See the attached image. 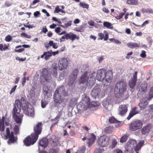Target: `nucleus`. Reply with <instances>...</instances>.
<instances>
[{
    "label": "nucleus",
    "mask_w": 153,
    "mask_h": 153,
    "mask_svg": "<svg viewBox=\"0 0 153 153\" xmlns=\"http://www.w3.org/2000/svg\"><path fill=\"white\" fill-rule=\"evenodd\" d=\"M20 101L19 100H16L13 105V107L12 111V115L13 118L15 122L17 124L21 125L22 124L23 115L21 113V109L19 107Z\"/></svg>",
    "instance_id": "nucleus-1"
},
{
    "label": "nucleus",
    "mask_w": 153,
    "mask_h": 153,
    "mask_svg": "<svg viewBox=\"0 0 153 153\" xmlns=\"http://www.w3.org/2000/svg\"><path fill=\"white\" fill-rule=\"evenodd\" d=\"M68 92L65 90L63 85L57 88L55 91L53 95V100L55 103L61 104L64 102V97L67 96Z\"/></svg>",
    "instance_id": "nucleus-2"
},
{
    "label": "nucleus",
    "mask_w": 153,
    "mask_h": 153,
    "mask_svg": "<svg viewBox=\"0 0 153 153\" xmlns=\"http://www.w3.org/2000/svg\"><path fill=\"white\" fill-rule=\"evenodd\" d=\"M21 107L25 114L31 117L34 116L35 114L33 108L29 103L26 102L23 97L21 98V101H20L19 107L21 108Z\"/></svg>",
    "instance_id": "nucleus-3"
},
{
    "label": "nucleus",
    "mask_w": 153,
    "mask_h": 153,
    "mask_svg": "<svg viewBox=\"0 0 153 153\" xmlns=\"http://www.w3.org/2000/svg\"><path fill=\"white\" fill-rule=\"evenodd\" d=\"M127 88V85L126 82L121 81L118 82L116 84L114 88V93L117 98L121 97Z\"/></svg>",
    "instance_id": "nucleus-4"
},
{
    "label": "nucleus",
    "mask_w": 153,
    "mask_h": 153,
    "mask_svg": "<svg viewBox=\"0 0 153 153\" xmlns=\"http://www.w3.org/2000/svg\"><path fill=\"white\" fill-rule=\"evenodd\" d=\"M143 122L141 120L137 119L132 121L129 124V128L131 131H135L141 128Z\"/></svg>",
    "instance_id": "nucleus-5"
},
{
    "label": "nucleus",
    "mask_w": 153,
    "mask_h": 153,
    "mask_svg": "<svg viewBox=\"0 0 153 153\" xmlns=\"http://www.w3.org/2000/svg\"><path fill=\"white\" fill-rule=\"evenodd\" d=\"M51 74L46 68H43L41 72L40 80V82L42 83L48 81L51 79Z\"/></svg>",
    "instance_id": "nucleus-6"
},
{
    "label": "nucleus",
    "mask_w": 153,
    "mask_h": 153,
    "mask_svg": "<svg viewBox=\"0 0 153 153\" xmlns=\"http://www.w3.org/2000/svg\"><path fill=\"white\" fill-rule=\"evenodd\" d=\"M42 122H39L33 127V132L31 134L37 139L39 135L40 134L42 131Z\"/></svg>",
    "instance_id": "nucleus-7"
},
{
    "label": "nucleus",
    "mask_w": 153,
    "mask_h": 153,
    "mask_svg": "<svg viewBox=\"0 0 153 153\" xmlns=\"http://www.w3.org/2000/svg\"><path fill=\"white\" fill-rule=\"evenodd\" d=\"M110 141V138L105 135L101 136L98 139V143L99 145L102 147L108 146Z\"/></svg>",
    "instance_id": "nucleus-8"
},
{
    "label": "nucleus",
    "mask_w": 153,
    "mask_h": 153,
    "mask_svg": "<svg viewBox=\"0 0 153 153\" xmlns=\"http://www.w3.org/2000/svg\"><path fill=\"white\" fill-rule=\"evenodd\" d=\"M113 73L111 70L108 71L105 74V79L103 80V85L106 86L110 84L113 76Z\"/></svg>",
    "instance_id": "nucleus-9"
},
{
    "label": "nucleus",
    "mask_w": 153,
    "mask_h": 153,
    "mask_svg": "<svg viewBox=\"0 0 153 153\" xmlns=\"http://www.w3.org/2000/svg\"><path fill=\"white\" fill-rule=\"evenodd\" d=\"M6 139L9 138L8 143H13L17 140V138L15 137L13 134V132H11L9 128H7L6 129V134L5 135Z\"/></svg>",
    "instance_id": "nucleus-10"
},
{
    "label": "nucleus",
    "mask_w": 153,
    "mask_h": 153,
    "mask_svg": "<svg viewBox=\"0 0 153 153\" xmlns=\"http://www.w3.org/2000/svg\"><path fill=\"white\" fill-rule=\"evenodd\" d=\"M37 139L31 134L30 136L27 137L24 140V144L26 146L33 145L36 141Z\"/></svg>",
    "instance_id": "nucleus-11"
},
{
    "label": "nucleus",
    "mask_w": 153,
    "mask_h": 153,
    "mask_svg": "<svg viewBox=\"0 0 153 153\" xmlns=\"http://www.w3.org/2000/svg\"><path fill=\"white\" fill-rule=\"evenodd\" d=\"M78 72V69H75L73 71L72 74L70 76L68 83V85L69 86H71L73 85L77 76Z\"/></svg>",
    "instance_id": "nucleus-12"
},
{
    "label": "nucleus",
    "mask_w": 153,
    "mask_h": 153,
    "mask_svg": "<svg viewBox=\"0 0 153 153\" xmlns=\"http://www.w3.org/2000/svg\"><path fill=\"white\" fill-rule=\"evenodd\" d=\"M48 142L51 146L53 147H56L58 144V138L55 135H49L48 136Z\"/></svg>",
    "instance_id": "nucleus-13"
},
{
    "label": "nucleus",
    "mask_w": 153,
    "mask_h": 153,
    "mask_svg": "<svg viewBox=\"0 0 153 153\" xmlns=\"http://www.w3.org/2000/svg\"><path fill=\"white\" fill-rule=\"evenodd\" d=\"M101 92V89L99 86L96 85L91 90V94L93 97L96 98V97H99Z\"/></svg>",
    "instance_id": "nucleus-14"
},
{
    "label": "nucleus",
    "mask_w": 153,
    "mask_h": 153,
    "mask_svg": "<svg viewBox=\"0 0 153 153\" xmlns=\"http://www.w3.org/2000/svg\"><path fill=\"white\" fill-rule=\"evenodd\" d=\"M147 83L146 81L142 82L139 87V90L138 94L140 95L144 94L147 91Z\"/></svg>",
    "instance_id": "nucleus-15"
},
{
    "label": "nucleus",
    "mask_w": 153,
    "mask_h": 153,
    "mask_svg": "<svg viewBox=\"0 0 153 153\" xmlns=\"http://www.w3.org/2000/svg\"><path fill=\"white\" fill-rule=\"evenodd\" d=\"M105 70L103 69H101L98 70L96 75V78L99 81H102L104 80L105 77Z\"/></svg>",
    "instance_id": "nucleus-16"
},
{
    "label": "nucleus",
    "mask_w": 153,
    "mask_h": 153,
    "mask_svg": "<svg viewBox=\"0 0 153 153\" xmlns=\"http://www.w3.org/2000/svg\"><path fill=\"white\" fill-rule=\"evenodd\" d=\"M137 74V72L135 71L133 74V77L131 78L129 81L128 85L131 88H134L136 84Z\"/></svg>",
    "instance_id": "nucleus-17"
},
{
    "label": "nucleus",
    "mask_w": 153,
    "mask_h": 153,
    "mask_svg": "<svg viewBox=\"0 0 153 153\" xmlns=\"http://www.w3.org/2000/svg\"><path fill=\"white\" fill-rule=\"evenodd\" d=\"M152 126V125L150 123H148L146 126H144L141 130V134L143 135H147L150 131Z\"/></svg>",
    "instance_id": "nucleus-18"
},
{
    "label": "nucleus",
    "mask_w": 153,
    "mask_h": 153,
    "mask_svg": "<svg viewBox=\"0 0 153 153\" xmlns=\"http://www.w3.org/2000/svg\"><path fill=\"white\" fill-rule=\"evenodd\" d=\"M127 111L128 107L126 105H121L119 106V114L121 116H123L127 112Z\"/></svg>",
    "instance_id": "nucleus-19"
},
{
    "label": "nucleus",
    "mask_w": 153,
    "mask_h": 153,
    "mask_svg": "<svg viewBox=\"0 0 153 153\" xmlns=\"http://www.w3.org/2000/svg\"><path fill=\"white\" fill-rule=\"evenodd\" d=\"M137 108L136 107H133L131 109V111L127 118L128 120H129L134 115L139 113L140 111L137 110Z\"/></svg>",
    "instance_id": "nucleus-20"
},
{
    "label": "nucleus",
    "mask_w": 153,
    "mask_h": 153,
    "mask_svg": "<svg viewBox=\"0 0 153 153\" xmlns=\"http://www.w3.org/2000/svg\"><path fill=\"white\" fill-rule=\"evenodd\" d=\"M68 65V60L65 58H61L59 61V67H67Z\"/></svg>",
    "instance_id": "nucleus-21"
},
{
    "label": "nucleus",
    "mask_w": 153,
    "mask_h": 153,
    "mask_svg": "<svg viewBox=\"0 0 153 153\" xmlns=\"http://www.w3.org/2000/svg\"><path fill=\"white\" fill-rule=\"evenodd\" d=\"M88 73V72L87 71H85L84 74H83L79 79L80 82L81 83H83L88 81V77H87V75Z\"/></svg>",
    "instance_id": "nucleus-22"
},
{
    "label": "nucleus",
    "mask_w": 153,
    "mask_h": 153,
    "mask_svg": "<svg viewBox=\"0 0 153 153\" xmlns=\"http://www.w3.org/2000/svg\"><path fill=\"white\" fill-rule=\"evenodd\" d=\"M48 143V138L46 137H43L41 140H40L39 144L41 146L44 148L47 146Z\"/></svg>",
    "instance_id": "nucleus-23"
},
{
    "label": "nucleus",
    "mask_w": 153,
    "mask_h": 153,
    "mask_svg": "<svg viewBox=\"0 0 153 153\" xmlns=\"http://www.w3.org/2000/svg\"><path fill=\"white\" fill-rule=\"evenodd\" d=\"M127 144V146L134 149V148L135 149V146H136L137 142L136 141L134 140L130 139L128 141Z\"/></svg>",
    "instance_id": "nucleus-24"
},
{
    "label": "nucleus",
    "mask_w": 153,
    "mask_h": 153,
    "mask_svg": "<svg viewBox=\"0 0 153 153\" xmlns=\"http://www.w3.org/2000/svg\"><path fill=\"white\" fill-rule=\"evenodd\" d=\"M67 35L68 36V39H69L71 40L73 42L74 41L75 39L79 40V36H77L76 35L72 33H67Z\"/></svg>",
    "instance_id": "nucleus-25"
},
{
    "label": "nucleus",
    "mask_w": 153,
    "mask_h": 153,
    "mask_svg": "<svg viewBox=\"0 0 153 153\" xmlns=\"http://www.w3.org/2000/svg\"><path fill=\"white\" fill-rule=\"evenodd\" d=\"M148 104V103L146 100H142L138 105L140 107V110H143L146 107Z\"/></svg>",
    "instance_id": "nucleus-26"
},
{
    "label": "nucleus",
    "mask_w": 153,
    "mask_h": 153,
    "mask_svg": "<svg viewBox=\"0 0 153 153\" xmlns=\"http://www.w3.org/2000/svg\"><path fill=\"white\" fill-rule=\"evenodd\" d=\"M96 138V136L93 133L91 134V137L88 139L87 143L89 146L93 144Z\"/></svg>",
    "instance_id": "nucleus-27"
},
{
    "label": "nucleus",
    "mask_w": 153,
    "mask_h": 153,
    "mask_svg": "<svg viewBox=\"0 0 153 153\" xmlns=\"http://www.w3.org/2000/svg\"><path fill=\"white\" fill-rule=\"evenodd\" d=\"M127 46L131 49L139 48L140 45L136 42H129L127 44Z\"/></svg>",
    "instance_id": "nucleus-28"
},
{
    "label": "nucleus",
    "mask_w": 153,
    "mask_h": 153,
    "mask_svg": "<svg viewBox=\"0 0 153 153\" xmlns=\"http://www.w3.org/2000/svg\"><path fill=\"white\" fill-rule=\"evenodd\" d=\"M144 143V141L143 140H141L139 141L138 144H136V146L135 148V150L136 151H138L143 146Z\"/></svg>",
    "instance_id": "nucleus-29"
},
{
    "label": "nucleus",
    "mask_w": 153,
    "mask_h": 153,
    "mask_svg": "<svg viewBox=\"0 0 153 153\" xmlns=\"http://www.w3.org/2000/svg\"><path fill=\"white\" fill-rule=\"evenodd\" d=\"M129 136V134L126 133L125 134L120 138V142L121 143H123L126 142Z\"/></svg>",
    "instance_id": "nucleus-30"
},
{
    "label": "nucleus",
    "mask_w": 153,
    "mask_h": 153,
    "mask_svg": "<svg viewBox=\"0 0 153 153\" xmlns=\"http://www.w3.org/2000/svg\"><path fill=\"white\" fill-rule=\"evenodd\" d=\"M43 90L44 94L45 96L48 97L50 96V94H49L50 93L49 92V90L48 87L45 86H43Z\"/></svg>",
    "instance_id": "nucleus-31"
},
{
    "label": "nucleus",
    "mask_w": 153,
    "mask_h": 153,
    "mask_svg": "<svg viewBox=\"0 0 153 153\" xmlns=\"http://www.w3.org/2000/svg\"><path fill=\"white\" fill-rule=\"evenodd\" d=\"M100 105V103L98 102H95L93 101L89 103V105H88V107H96Z\"/></svg>",
    "instance_id": "nucleus-32"
},
{
    "label": "nucleus",
    "mask_w": 153,
    "mask_h": 153,
    "mask_svg": "<svg viewBox=\"0 0 153 153\" xmlns=\"http://www.w3.org/2000/svg\"><path fill=\"white\" fill-rule=\"evenodd\" d=\"M141 12L143 13H153V11L152 9L147 8V9L143 8H142L141 10Z\"/></svg>",
    "instance_id": "nucleus-33"
},
{
    "label": "nucleus",
    "mask_w": 153,
    "mask_h": 153,
    "mask_svg": "<svg viewBox=\"0 0 153 153\" xmlns=\"http://www.w3.org/2000/svg\"><path fill=\"white\" fill-rule=\"evenodd\" d=\"M153 97V86L150 88L149 93L148 94V97L147 98L148 100H150Z\"/></svg>",
    "instance_id": "nucleus-34"
},
{
    "label": "nucleus",
    "mask_w": 153,
    "mask_h": 153,
    "mask_svg": "<svg viewBox=\"0 0 153 153\" xmlns=\"http://www.w3.org/2000/svg\"><path fill=\"white\" fill-rule=\"evenodd\" d=\"M21 125L19 124L18 125H15L13 128V130L16 134H17L19 133V128Z\"/></svg>",
    "instance_id": "nucleus-35"
},
{
    "label": "nucleus",
    "mask_w": 153,
    "mask_h": 153,
    "mask_svg": "<svg viewBox=\"0 0 153 153\" xmlns=\"http://www.w3.org/2000/svg\"><path fill=\"white\" fill-rule=\"evenodd\" d=\"M113 129V126H109L105 128V131L107 133H110L112 132Z\"/></svg>",
    "instance_id": "nucleus-36"
},
{
    "label": "nucleus",
    "mask_w": 153,
    "mask_h": 153,
    "mask_svg": "<svg viewBox=\"0 0 153 153\" xmlns=\"http://www.w3.org/2000/svg\"><path fill=\"white\" fill-rule=\"evenodd\" d=\"M72 21L71 20H70L68 21L67 23H66L65 24V25H60L59 26L63 28H67L68 27H70L72 25Z\"/></svg>",
    "instance_id": "nucleus-37"
},
{
    "label": "nucleus",
    "mask_w": 153,
    "mask_h": 153,
    "mask_svg": "<svg viewBox=\"0 0 153 153\" xmlns=\"http://www.w3.org/2000/svg\"><path fill=\"white\" fill-rule=\"evenodd\" d=\"M127 3L129 4L136 5L138 4V1L136 0H128Z\"/></svg>",
    "instance_id": "nucleus-38"
},
{
    "label": "nucleus",
    "mask_w": 153,
    "mask_h": 153,
    "mask_svg": "<svg viewBox=\"0 0 153 153\" xmlns=\"http://www.w3.org/2000/svg\"><path fill=\"white\" fill-rule=\"evenodd\" d=\"M57 68H51V70L52 71L51 72L53 77H56L57 76Z\"/></svg>",
    "instance_id": "nucleus-39"
},
{
    "label": "nucleus",
    "mask_w": 153,
    "mask_h": 153,
    "mask_svg": "<svg viewBox=\"0 0 153 153\" xmlns=\"http://www.w3.org/2000/svg\"><path fill=\"white\" fill-rule=\"evenodd\" d=\"M46 52V53L45 55V60H48L50 57L52 56V52L50 51H48Z\"/></svg>",
    "instance_id": "nucleus-40"
},
{
    "label": "nucleus",
    "mask_w": 153,
    "mask_h": 153,
    "mask_svg": "<svg viewBox=\"0 0 153 153\" xmlns=\"http://www.w3.org/2000/svg\"><path fill=\"white\" fill-rule=\"evenodd\" d=\"M109 122L111 123H116L120 122L117 121V120L113 117H111L109 119Z\"/></svg>",
    "instance_id": "nucleus-41"
},
{
    "label": "nucleus",
    "mask_w": 153,
    "mask_h": 153,
    "mask_svg": "<svg viewBox=\"0 0 153 153\" xmlns=\"http://www.w3.org/2000/svg\"><path fill=\"white\" fill-rule=\"evenodd\" d=\"M133 149L128 146L126 147L125 153H133Z\"/></svg>",
    "instance_id": "nucleus-42"
},
{
    "label": "nucleus",
    "mask_w": 153,
    "mask_h": 153,
    "mask_svg": "<svg viewBox=\"0 0 153 153\" xmlns=\"http://www.w3.org/2000/svg\"><path fill=\"white\" fill-rule=\"evenodd\" d=\"M79 6L83 8L88 9L89 8V5L85 2H80L79 3Z\"/></svg>",
    "instance_id": "nucleus-43"
},
{
    "label": "nucleus",
    "mask_w": 153,
    "mask_h": 153,
    "mask_svg": "<svg viewBox=\"0 0 153 153\" xmlns=\"http://www.w3.org/2000/svg\"><path fill=\"white\" fill-rule=\"evenodd\" d=\"M48 102L46 100H42L41 101V106L42 108H44L48 104Z\"/></svg>",
    "instance_id": "nucleus-44"
},
{
    "label": "nucleus",
    "mask_w": 153,
    "mask_h": 153,
    "mask_svg": "<svg viewBox=\"0 0 153 153\" xmlns=\"http://www.w3.org/2000/svg\"><path fill=\"white\" fill-rule=\"evenodd\" d=\"M103 25L104 27H106L108 28H111V26L112 25L110 23L107 22H104L103 23Z\"/></svg>",
    "instance_id": "nucleus-45"
},
{
    "label": "nucleus",
    "mask_w": 153,
    "mask_h": 153,
    "mask_svg": "<svg viewBox=\"0 0 153 153\" xmlns=\"http://www.w3.org/2000/svg\"><path fill=\"white\" fill-rule=\"evenodd\" d=\"M117 142L116 140L114 139L112 142V145L110 147L111 149H112L114 148L117 144Z\"/></svg>",
    "instance_id": "nucleus-46"
},
{
    "label": "nucleus",
    "mask_w": 153,
    "mask_h": 153,
    "mask_svg": "<svg viewBox=\"0 0 153 153\" xmlns=\"http://www.w3.org/2000/svg\"><path fill=\"white\" fill-rule=\"evenodd\" d=\"M8 48V47L7 46H4V47L3 45L2 44H0V50L1 51H5Z\"/></svg>",
    "instance_id": "nucleus-47"
},
{
    "label": "nucleus",
    "mask_w": 153,
    "mask_h": 153,
    "mask_svg": "<svg viewBox=\"0 0 153 153\" xmlns=\"http://www.w3.org/2000/svg\"><path fill=\"white\" fill-rule=\"evenodd\" d=\"M21 37H24L26 38H30L31 36L30 35H28L25 33H22L21 34Z\"/></svg>",
    "instance_id": "nucleus-48"
},
{
    "label": "nucleus",
    "mask_w": 153,
    "mask_h": 153,
    "mask_svg": "<svg viewBox=\"0 0 153 153\" xmlns=\"http://www.w3.org/2000/svg\"><path fill=\"white\" fill-rule=\"evenodd\" d=\"M99 38H98V40H102L104 37V35L102 33H99L98 34Z\"/></svg>",
    "instance_id": "nucleus-49"
},
{
    "label": "nucleus",
    "mask_w": 153,
    "mask_h": 153,
    "mask_svg": "<svg viewBox=\"0 0 153 153\" xmlns=\"http://www.w3.org/2000/svg\"><path fill=\"white\" fill-rule=\"evenodd\" d=\"M48 31V30L46 28V26H44L42 27V31L41 33H46Z\"/></svg>",
    "instance_id": "nucleus-50"
},
{
    "label": "nucleus",
    "mask_w": 153,
    "mask_h": 153,
    "mask_svg": "<svg viewBox=\"0 0 153 153\" xmlns=\"http://www.w3.org/2000/svg\"><path fill=\"white\" fill-rule=\"evenodd\" d=\"M85 149V146H82L78 151L77 152L78 153H84V151Z\"/></svg>",
    "instance_id": "nucleus-51"
},
{
    "label": "nucleus",
    "mask_w": 153,
    "mask_h": 153,
    "mask_svg": "<svg viewBox=\"0 0 153 153\" xmlns=\"http://www.w3.org/2000/svg\"><path fill=\"white\" fill-rule=\"evenodd\" d=\"M12 39L11 36L10 35H8L5 38V40L6 41L9 42Z\"/></svg>",
    "instance_id": "nucleus-52"
},
{
    "label": "nucleus",
    "mask_w": 153,
    "mask_h": 153,
    "mask_svg": "<svg viewBox=\"0 0 153 153\" xmlns=\"http://www.w3.org/2000/svg\"><path fill=\"white\" fill-rule=\"evenodd\" d=\"M61 9L59 8V6L58 5L56 6L55 7V9L54 10V13H58L60 11Z\"/></svg>",
    "instance_id": "nucleus-53"
},
{
    "label": "nucleus",
    "mask_w": 153,
    "mask_h": 153,
    "mask_svg": "<svg viewBox=\"0 0 153 153\" xmlns=\"http://www.w3.org/2000/svg\"><path fill=\"white\" fill-rule=\"evenodd\" d=\"M124 15V13L122 12L119 14V15L117 16L116 18L117 19H120L123 17Z\"/></svg>",
    "instance_id": "nucleus-54"
},
{
    "label": "nucleus",
    "mask_w": 153,
    "mask_h": 153,
    "mask_svg": "<svg viewBox=\"0 0 153 153\" xmlns=\"http://www.w3.org/2000/svg\"><path fill=\"white\" fill-rule=\"evenodd\" d=\"M140 56L143 58H145L146 57V52L144 51H142L141 53L140 54Z\"/></svg>",
    "instance_id": "nucleus-55"
},
{
    "label": "nucleus",
    "mask_w": 153,
    "mask_h": 153,
    "mask_svg": "<svg viewBox=\"0 0 153 153\" xmlns=\"http://www.w3.org/2000/svg\"><path fill=\"white\" fill-rule=\"evenodd\" d=\"M147 40L148 41L150 46L152 45V39L150 37H148L147 38Z\"/></svg>",
    "instance_id": "nucleus-56"
},
{
    "label": "nucleus",
    "mask_w": 153,
    "mask_h": 153,
    "mask_svg": "<svg viewBox=\"0 0 153 153\" xmlns=\"http://www.w3.org/2000/svg\"><path fill=\"white\" fill-rule=\"evenodd\" d=\"M52 20L58 22L59 24H61L62 22L60 21V20L59 19H57L55 17H53L52 18Z\"/></svg>",
    "instance_id": "nucleus-57"
},
{
    "label": "nucleus",
    "mask_w": 153,
    "mask_h": 153,
    "mask_svg": "<svg viewBox=\"0 0 153 153\" xmlns=\"http://www.w3.org/2000/svg\"><path fill=\"white\" fill-rule=\"evenodd\" d=\"M84 100L87 104H88V105H89V103L90 102V99L89 97L85 96V98L84 99Z\"/></svg>",
    "instance_id": "nucleus-58"
},
{
    "label": "nucleus",
    "mask_w": 153,
    "mask_h": 153,
    "mask_svg": "<svg viewBox=\"0 0 153 153\" xmlns=\"http://www.w3.org/2000/svg\"><path fill=\"white\" fill-rule=\"evenodd\" d=\"M17 87V85H15L13 87V88H11V90L10 92V94H11L13 92H14L15 91Z\"/></svg>",
    "instance_id": "nucleus-59"
},
{
    "label": "nucleus",
    "mask_w": 153,
    "mask_h": 153,
    "mask_svg": "<svg viewBox=\"0 0 153 153\" xmlns=\"http://www.w3.org/2000/svg\"><path fill=\"white\" fill-rule=\"evenodd\" d=\"M68 37L67 33L65 35L62 36L61 38L60 39V42H61L62 41H64V40H62V39L64 40L66 39L68 40Z\"/></svg>",
    "instance_id": "nucleus-60"
},
{
    "label": "nucleus",
    "mask_w": 153,
    "mask_h": 153,
    "mask_svg": "<svg viewBox=\"0 0 153 153\" xmlns=\"http://www.w3.org/2000/svg\"><path fill=\"white\" fill-rule=\"evenodd\" d=\"M114 153H123V151L119 149H117L114 151Z\"/></svg>",
    "instance_id": "nucleus-61"
},
{
    "label": "nucleus",
    "mask_w": 153,
    "mask_h": 153,
    "mask_svg": "<svg viewBox=\"0 0 153 153\" xmlns=\"http://www.w3.org/2000/svg\"><path fill=\"white\" fill-rule=\"evenodd\" d=\"M26 82V76H25L22 79V84L23 86L25 85V84Z\"/></svg>",
    "instance_id": "nucleus-62"
},
{
    "label": "nucleus",
    "mask_w": 153,
    "mask_h": 153,
    "mask_svg": "<svg viewBox=\"0 0 153 153\" xmlns=\"http://www.w3.org/2000/svg\"><path fill=\"white\" fill-rule=\"evenodd\" d=\"M104 56H100V58H98V60L99 63L102 62L103 60L104 59Z\"/></svg>",
    "instance_id": "nucleus-63"
},
{
    "label": "nucleus",
    "mask_w": 153,
    "mask_h": 153,
    "mask_svg": "<svg viewBox=\"0 0 153 153\" xmlns=\"http://www.w3.org/2000/svg\"><path fill=\"white\" fill-rule=\"evenodd\" d=\"M56 150L53 148L51 149L49 151V153H56Z\"/></svg>",
    "instance_id": "nucleus-64"
}]
</instances>
